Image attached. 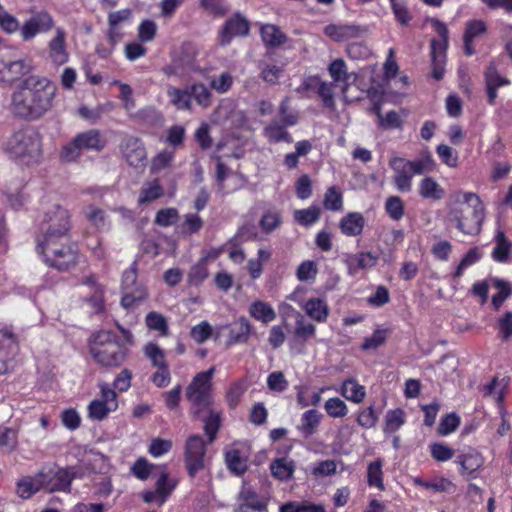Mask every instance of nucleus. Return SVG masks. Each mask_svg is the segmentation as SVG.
Listing matches in <instances>:
<instances>
[{"mask_svg":"<svg viewBox=\"0 0 512 512\" xmlns=\"http://www.w3.org/2000/svg\"><path fill=\"white\" fill-rule=\"evenodd\" d=\"M215 371L216 368L212 366L207 371L197 373L186 388L185 396L191 405V412L195 418H202V413L212 407V379Z\"/></svg>","mask_w":512,"mask_h":512,"instance_id":"nucleus-6","label":"nucleus"},{"mask_svg":"<svg viewBox=\"0 0 512 512\" xmlns=\"http://www.w3.org/2000/svg\"><path fill=\"white\" fill-rule=\"evenodd\" d=\"M107 145V140L98 129H89L76 134L70 142L65 144L60 152V158L64 162H75L83 151H102Z\"/></svg>","mask_w":512,"mask_h":512,"instance_id":"nucleus-8","label":"nucleus"},{"mask_svg":"<svg viewBox=\"0 0 512 512\" xmlns=\"http://www.w3.org/2000/svg\"><path fill=\"white\" fill-rule=\"evenodd\" d=\"M419 194L424 199L440 200L444 190L433 178L425 177L419 184Z\"/></svg>","mask_w":512,"mask_h":512,"instance_id":"nucleus-46","label":"nucleus"},{"mask_svg":"<svg viewBox=\"0 0 512 512\" xmlns=\"http://www.w3.org/2000/svg\"><path fill=\"white\" fill-rule=\"evenodd\" d=\"M484 80L487 92V101L490 105H494L497 98V90L500 87L511 84L510 79L501 75L494 61H491L484 71Z\"/></svg>","mask_w":512,"mask_h":512,"instance_id":"nucleus-19","label":"nucleus"},{"mask_svg":"<svg viewBox=\"0 0 512 512\" xmlns=\"http://www.w3.org/2000/svg\"><path fill=\"white\" fill-rule=\"evenodd\" d=\"M433 30L440 39H432L430 43L432 59V77L439 81L445 72L446 49L448 47L449 31L446 24L436 18L430 20Z\"/></svg>","mask_w":512,"mask_h":512,"instance_id":"nucleus-12","label":"nucleus"},{"mask_svg":"<svg viewBox=\"0 0 512 512\" xmlns=\"http://www.w3.org/2000/svg\"><path fill=\"white\" fill-rule=\"evenodd\" d=\"M315 334L316 326L313 323L308 322L300 312H296L293 337L290 341L291 347H295L296 345L304 346L309 339L315 336Z\"/></svg>","mask_w":512,"mask_h":512,"instance_id":"nucleus-25","label":"nucleus"},{"mask_svg":"<svg viewBox=\"0 0 512 512\" xmlns=\"http://www.w3.org/2000/svg\"><path fill=\"white\" fill-rule=\"evenodd\" d=\"M366 221L362 213L349 212L339 221L341 233L348 237L360 236L364 230Z\"/></svg>","mask_w":512,"mask_h":512,"instance_id":"nucleus-27","label":"nucleus"},{"mask_svg":"<svg viewBox=\"0 0 512 512\" xmlns=\"http://www.w3.org/2000/svg\"><path fill=\"white\" fill-rule=\"evenodd\" d=\"M143 353L155 368L167 366L166 355L157 343L149 342L143 348Z\"/></svg>","mask_w":512,"mask_h":512,"instance_id":"nucleus-50","label":"nucleus"},{"mask_svg":"<svg viewBox=\"0 0 512 512\" xmlns=\"http://www.w3.org/2000/svg\"><path fill=\"white\" fill-rule=\"evenodd\" d=\"M322 415L316 409H309L305 411L300 419V424L297 426L298 431L308 438L316 433L320 424Z\"/></svg>","mask_w":512,"mask_h":512,"instance_id":"nucleus-33","label":"nucleus"},{"mask_svg":"<svg viewBox=\"0 0 512 512\" xmlns=\"http://www.w3.org/2000/svg\"><path fill=\"white\" fill-rule=\"evenodd\" d=\"M120 151L127 163L132 167L143 166L147 160L144 143L135 136L126 135L120 143Z\"/></svg>","mask_w":512,"mask_h":512,"instance_id":"nucleus-16","label":"nucleus"},{"mask_svg":"<svg viewBox=\"0 0 512 512\" xmlns=\"http://www.w3.org/2000/svg\"><path fill=\"white\" fill-rule=\"evenodd\" d=\"M430 454L437 462H446L455 455V450L442 442H434L429 446Z\"/></svg>","mask_w":512,"mask_h":512,"instance_id":"nucleus-58","label":"nucleus"},{"mask_svg":"<svg viewBox=\"0 0 512 512\" xmlns=\"http://www.w3.org/2000/svg\"><path fill=\"white\" fill-rule=\"evenodd\" d=\"M56 92V85L48 78L29 75L13 89L9 111L19 120H40L53 108Z\"/></svg>","mask_w":512,"mask_h":512,"instance_id":"nucleus-1","label":"nucleus"},{"mask_svg":"<svg viewBox=\"0 0 512 512\" xmlns=\"http://www.w3.org/2000/svg\"><path fill=\"white\" fill-rule=\"evenodd\" d=\"M324 408L326 413L333 418H342L348 413L347 405L338 397L329 398L325 402Z\"/></svg>","mask_w":512,"mask_h":512,"instance_id":"nucleus-62","label":"nucleus"},{"mask_svg":"<svg viewBox=\"0 0 512 512\" xmlns=\"http://www.w3.org/2000/svg\"><path fill=\"white\" fill-rule=\"evenodd\" d=\"M328 72L334 83L342 84V91L345 93L349 86L358 78L355 72H347V66L342 58L333 60L328 66Z\"/></svg>","mask_w":512,"mask_h":512,"instance_id":"nucleus-24","label":"nucleus"},{"mask_svg":"<svg viewBox=\"0 0 512 512\" xmlns=\"http://www.w3.org/2000/svg\"><path fill=\"white\" fill-rule=\"evenodd\" d=\"M197 56L198 50L194 44L183 43L179 53L173 55L170 63L163 66L160 71L168 78H182L188 72L198 70Z\"/></svg>","mask_w":512,"mask_h":512,"instance_id":"nucleus-11","label":"nucleus"},{"mask_svg":"<svg viewBox=\"0 0 512 512\" xmlns=\"http://www.w3.org/2000/svg\"><path fill=\"white\" fill-rule=\"evenodd\" d=\"M367 29L355 24H329L324 28V34L334 42H344L363 36Z\"/></svg>","mask_w":512,"mask_h":512,"instance_id":"nucleus-20","label":"nucleus"},{"mask_svg":"<svg viewBox=\"0 0 512 512\" xmlns=\"http://www.w3.org/2000/svg\"><path fill=\"white\" fill-rule=\"evenodd\" d=\"M250 315L263 323H269L276 318V313L272 306L263 301H255L249 307Z\"/></svg>","mask_w":512,"mask_h":512,"instance_id":"nucleus-45","label":"nucleus"},{"mask_svg":"<svg viewBox=\"0 0 512 512\" xmlns=\"http://www.w3.org/2000/svg\"><path fill=\"white\" fill-rule=\"evenodd\" d=\"M89 353L94 362L103 368H118L127 359L129 349L115 332L99 330L88 339Z\"/></svg>","mask_w":512,"mask_h":512,"instance_id":"nucleus-3","label":"nucleus"},{"mask_svg":"<svg viewBox=\"0 0 512 512\" xmlns=\"http://www.w3.org/2000/svg\"><path fill=\"white\" fill-rule=\"evenodd\" d=\"M302 308L306 315L312 320L323 323L329 316V307L324 299L310 298L302 304Z\"/></svg>","mask_w":512,"mask_h":512,"instance_id":"nucleus-31","label":"nucleus"},{"mask_svg":"<svg viewBox=\"0 0 512 512\" xmlns=\"http://www.w3.org/2000/svg\"><path fill=\"white\" fill-rule=\"evenodd\" d=\"M121 306L124 309L132 308L136 303L144 301L148 292L144 284L138 281V263H133L124 270L121 279Z\"/></svg>","mask_w":512,"mask_h":512,"instance_id":"nucleus-10","label":"nucleus"},{"mask_svg":"<svg viewBox=\"0 0 512 512\" xmlns=\"http://www.w3.org/2000/svg\"><path fill=\"white\" fill-rule=\"evenodd\" d=\"M378 256L371 252L347 254L344 263L350 276H355L359 270L373 268L377 264Z\"/></svg>","mask_w":512,"mask_h":512,"instance_id":"nucleus-22","label":"nucleus"},{"mask_svg":"<svg viewBox=\"0 0 512 512\" xmlns=\"http://www.w3.org/2000/svg\"><path fill=\"white\" fill-rule=\"evenodd\" d=\"M382 460L377 459L369 463L367 467V483L370 487H376L380 491L385 489L383 483V471H382Z\"/></svg>","mask_w":512,"mask_h":512,"instance_id":"nucleus-52","label":"nucleus"},{"mask_svg":"<svg viewBox=\"0 0 512 512\" xmlns=\"http://www.w3.org/2000/svg\"><path fill=\"white\" fill-rule=\"evenodd\" d=\"M189 91L191 101L194 100L198 106L204 109L211 106L213 95L205 84L201 82L193 83L189 85Z\"/></svg>","mask_w":512,"mask_h":512,"instance_id":"nucleus-42","label":"nucleus"},{"mask_svg":"<svg viewBox=\"0 0 512 512\" xmlns=\"http://www.w3.org/2000/svg\"><path fill=\"white\" fill-rule=\"evenodd\" d=\"M264 135L271 143H291L293 141L291 134L277 121L271 122L264 128Z\"/></svg>","mask_w":512,"mask_h":512,"instance_id":"nucleus-43","label":"nucleus"},{"mask_svg":"<svg viewBox=\"0 0 512 512\" xmlns=\"http://www.w3.org/2000/svg\"><path fill=\"white\" fill-rule=\"evenodd\" d=\"M342 393L346 399L354 403L362 402L366 395L364 386L358 384L356 380L352 378L343 382Z\"/></svg>","mask_w":512,"mask_h":512,"instance_id":"nucleus-49","label":"nucleus"},{"mask_svg":"<svg viewBox=\"0 0 512 512\" xmlns=\"http://www.w3.org/2000/svg\"><path fill=\"white\" fill-rule=\"evenodd\" d=\"M36 250L49 267L59 271H67L78 262L77 245L67 239L38 240Z\"/></svg>","mask_w":512,"mask_h":512,"instance_id":"nucleus-5","label":"nucleus"},{"mask_svg":"<svg viewBox=\"0 0 512 512\" xmlns=\"http://www.w3.org/2000/svg\"><path fill=\"white\" fill-rule=\"evenodd\" d=\"M260 35L267 47H279L287 41V36L274 24H264L260 28Z\"/></svg>","mask_w":512,"mask_h":512,"instance_id":"nucleus-34","label":"nucleus"},{"mask_svg":"<svg viewBox=\"0 0 512 512\" xmlns=\"http://www.w3.org/2000/svg\"><path fill=\"white\" fill-rule=\"evenodd\" d=\"M404 163L406 167L410 170L411 174L421 175L426 171H430L433 168L434 160L429 151H426L421 154V156L415 160H406L404 159Z\"/></svg>","mask_w":512,"mask_h":512,"instance_id":"nucleus-44","label":"nucleus"},{"mask_svg":"<svg viewBox=\"0 0 512 512\" xmlns=\"http://www.w3.org/2000/svg\"><path fill=\"white\" fill-rule=\"evenodd\" d=\"M212 326L206 320L193 326L190 330V337L197 343L202 344L212 336Z\"/></svg>","mask_w":512,"mask_h":512,"instance_id":"nucleus-64","label":"nucleus"},{"mask_svg":"<svg viewBox=\"0 0 512 512\" xmlns=\"http://www.w3.org/2000/svg\"><path fill=\"white\" fill-rule=\"evenodd\" d=\"M460 425V417L452 412L441 418L437 428V433L440 436H447L454 432Z\"/></svg>","mask_w":512,"mask_h":512,"instance_id":"nucleus-63","label":"nucleus"},{"mask_svg":"<svg viewBox=\"0 0 512 512\" xmlns=\"http://www.w3.org/2000/svg\"><path fill=\"white\" fill-rule=\"evenodd\" d=\"M491 282L493 287L498 290V293L492 296L491 303L495 310H499L504 301L511 295L512 288L510 284L503 279L492 278Z\"/></svg>","mask_w":512,"mask_h":512,"instance_id":"nucleus-48","label":"nucleus"},{"mask_svg":"<svg viewBox=\"0 0 512 512\" xmlns=\"http://www.w3.org/2000/svg\"><path fill=\"white\" fill-rule=\"evenodd\" d=\"M183 462L188 476L194 479L200 472L210 470L207 445L199 434L190 435L184 444Z\"/></svg>","mask_w":512,"mask_h":512,"instance_id":"nucleus-9","label":"nucleus"},{"mask_svg":"<svg viewBox=\"0 0 512 512\" xmlns=\"http://www.w3.org/2000/svg\"><path fill=\"white\" fill-rule=\"evenodd\" d=\"M32 70L30 61L19 59L15 61L2 62L0 67V77L3 81L14 82L22 76L27 75Z\"/></svg>","mask_w":512,"mask_h":512,"instance_id":"nucleus-23","label":"nucleus"},{"mask_svg":"<svg viewBox=\"0 0 512 512\" xmlns=\"http://www.w3.org/2000/svg\"><path fill=\"white\" fill-rule=\"evenodd\" d=\"M482 258V253L479 247L470 248L467 253L462 257L459 264L457 265L452 278L458 280L463 275L464 271L479 262Z\"/></svg>","mask_w":512,"mask_h":512,"instance_id":"nucleus-47","label":"nucleus"},{"mask_svg":"<svg viewBox=\"0 0 512 512\" xmlns=\"http://www.w3.org/2000/svg\"><path fill=\"white\" fill-rule=\"evenodd\" d=\"M66 34L62 28L56 29L55 36L48 44L49 56L55 65H63L69 59V54L66 49Z\"/></svg>","mask_w":512,"mask_h":512,"instance_id":"nucleus-26","label":"nucleus"},{"mask_svg":"<svg viewBox=\"0 0 512 512\" xmlns=\"http://www.w3.org/2000/svg\"><path fill=\"white\" fill-rule=\"evenodd\" d=\"M17 351L16 336L8 329H0V375L8 373L13 368Z\"/></svg>","mask_w":512,"mask_h":512,"instance_id":"nucleus-17","label":"nucleus"},{"mask_svg":"<svg viewBox=\"0 0 512 512\" xmlns=\"http://www.w3.org/2000/svg\"><path fill=\"white\" fill-rule=\"evenodd\" d=\"M0 28L7 34H14L17 31L20 32L21 26L19 20L10 14L0 4Z\"/></svg>","mask_w":512,"mask_h":512,"instance_id":"nucleus-60","label":"nucleus"},{"mask_svg":"<svg viewBox=\"0 0 512 512\" xmlns=\"http://www.w3.org/2000/svg\"><path fill=\"white\" fill-rule=\"evenodd\" d=\"M204 412L208 413L202 420L204 422V432L210 444L216 439L220 429L221 412L212 409V407H209V409H206Z\"/></svg>","mask_w":512,"mask_h":512,"instance_id":"nucleus-41","label":"nucleus"},{"mask_svg":"<svg viewBox=\"0 0 512 512\" xmlns=\"http://www.w3.org/2000/svg\"><path fill=\"white\" fill-rule=\"evenodd\" d=\"M250 32V22L240 12L229 17L219 32V44L227 46L234 37H247Z\"/></svg>","mask_w":512,"mask_h":512,"instance_id":"nucleus-15","label":"nucleus"},{"mask_svg":"<svg viewBox=\"0 0 512 512\" xmlns=\"http://www.w3.org/2000/svg\"><path fill=\"white\" fill-rule=\"evenodd\" d=\"M225 463L235 476L243 475L248 469L247 458L242 456L238 449H231L225 453Z\"/></svg>","mask_w":512,"mask_h":512,"instance_id":"nucleus-35","label":"nucleus"},{"mask_svg":"<svg viewBox=\"0 0 512 512\" xmlns=\"http://www.w3.org/2000/svg\"><path fill=\"white\" fill-rule=\"evenodd\" d=\"M323 206L328 211H341L343 209V195L338 187L331 186L326 190Z\"/></svg>","mask_w":512,"mask_h":512,"instance_id":"nucleus-53","label":"nucleus"},{"mask_svg":"<svg viewBox=\"0 0 512 512\" xmlns=\"http://www.w3.org/2000/svg\"><path fill=\"white\" fill-rule=\"evenodd\" d=\"M145 323L150 330L158 331L161 336L169 335L168 323L162 314L155 311L149 312L145 317Z\"/></svg>","mask_w":512,"mask_h":512,"instance_id":"nucleus-56","label":"nucleus"},{"mask_svg":"<svg viewBox=\"0 0 512 512\" xmlns=\"http://www.w3.org/2000/svg\"><path fill=\"white\" fill-rule=\"evenodd\" d=\"M405 423V413L401 408L389 410L385 416L384 432L394 433Z\"/></svg>","mask_w":512,"mask_h":512,"instance_id":"nucleus-54","label":"nucleus"},{"mask_svg":"<svg viewBox=\"0 0 512 512\" xmlns=\"http://www.w3.org/2000/svg\"><path fill=\"white\" fill-rule=\"evenodd\" d=\"M269 468L271 475L275 479L281 482H287L293 478L296 469V463L293 459L280 457L272 460Z\"/></svg>","mask_w":512,"mask_h":512,"instance_id":"nucleus-30","label":"nucleus"},{"mask_svg":"<svg viewBox=\"0 0 512 512\" xmlns=\"http://www.w3.org/2000/svg\"><path fill=\"white\" fill-rule=\"evenodd\" d=\"M283 222L282 213L277 209L265 210L259 220V227L265 234H271L277 230Z\"/></svg>","mask_w":512,"mask_h":512,"instance_id":"nucleus-37","label":"nucleus"},{"mask_svg":"<svg viewBox=\"0 0 512 512\" xmlns=\"http://www.w3.org/2000/svg\"><path fill=\"white\" fill-rule=\"evenodd\" d=\"M54 27V20L45 10L32 14L24 21L20 29V37L23 41H31L40 33H46Z\"/></svg>","mask_w":512,"mask_h":512,"instance_id":"nucleus-14","label":"nucleus"},{"mask_svg":"<svg viewBox=\"0 0 512 512\" xmlns=\"http://www.w3.org/2000/svg\"><path fill=\"white\" fill-rule=\"evenodd\" d=\"M447 222L465 235L480 233L484 220V206L476 193L456 191L450 197Z\"/></svg>","mask_w":512,"mask_h":512,"instance_id":"nucleus-2","label":"nucleus"},{"mask_svg":"<svg viewBox=\"0 0 512 512\" xmlns=\"http://www.w3.org/2000/svg\"><path fill=\"white\" fill-rule=\"evenodd\" d=\"M44 483L40 479V471L35 476H25L16 483V494L23 500L30 499L40 490H44Z\"/></svg>","mask_w":512,"mask_h":512,"instance_id":"nucleus-29","label":"nucleus"},{"mask_svg":"<svg viewBox=\"0 0 512 512\" xmlns=\"http://www.w3.org/2000/svg\"><path fill=\"white\" fill-rule=\"evenodd\" d=\"M116 409L117 405L110 406L108 403L95 399L88 406V415L93 420L101 421L107 417L109 412Z\"/></svg>","mask_w":512,"mask_h":512,"instance_id":"nucleus-57","label":"nucleus"},{"mask_svg":"<svg viewBox=\"0 0 512 512\" xmlns=\"http://www.w3.org/2000/svg\"><path fill=\"white\" fill-rule=\"evenodd\" d=\"M389 2L396 21L402 26H408L412 15L407 5L400 0H389Z\"/></svg>","mask_w":512,"mask_h":512,"instance_id":"nucleus-61","label":"nucleus"},{"mask_svg":"<svg viewBox=\"0 0 512 512\" xmlns=\"http://www.w3.org/2000/svg\"><path fill=\"white\" fill-rule=\"evenodd\" d=\"M167 96L169 98V102L171 105L176 107L178 110L191 111L192 110V102L189 91V86L185 88H177L174 86H169L167 88Z\"/></svg>","mask_w":512,"mask_h":512,"instance_id":"nucleus-32","label":"nucleus"},{"mask_svg":"<svg viewBox=\"0 0 512 512\" xmlns=\"http://www.w3.org/2000/svg\"><path fill=\"white\" fill-rule=\"evenodd\" d=\"M251 334V325L249 321L241 317L229 331L227 343L229 345L246 343Z\"/></svg>","mask_w":512,"mask_h":512,"instance_id":"nucleus-36","label":"nucleus"},{"mask_svg":"<svg viewBox=\"0 0 512 512\" xmlns=\"http://www.w3.org/2000/svg\"><path fill=\"white\" fill-rule=\"evenodd\" d=\"M85 217L98 230H108L111 227L107 213L95 205L86 208Z\"/></svg>","mask_w":512,"mask_h":512,"instance_id":"nucleus-40","label":"nucleus"},{"mask_svg":"<svg viewBox=\"0 0 512 512\" xmlns=\"http://www.w3.org/2000/svg\"><path fill=\"white\" fill-rule=\"evenodd\" d=\"M40 479L44 483V490L48 492H70L71 486L69 483V476L65 468L54 469H41Z\"/></svg>","mask_w":512,"mask_h":512,"instance_id":"nucleus-18","label":"nucleus"},{"mask_svg":"<svg viewBox=\"0 0 512 512\" xmlns=\"http://www.w3.org/2000/svg\"><path fill=\"white\" fill-rule=\"evenodd\" d=\"M207 257H202L193 265L188 274V282L192 286L200 285L208 277Z\"/></svg>","mask_w":512,"mask_h":512,"instance_id":"nucleus-55","label":"nucleus"},{"mask_svg":"<svg viewBox=\"0 0 512 512\" xmlns=\"http://www.w3.org/2000/svg\"><path fill=\"white\" fill-rule=\"evenodd\" d=\"M496 245L492 251V258L499 263H506L509 260L512 243L509 242L503 231H498L495 236Z\"/></svg>","mask_w":512,"mask_h":512,"instance_id":"nucleus-39","label":"nucleus"},{"mask_svg":"<svg viewBox=\"0 0 512 512\" xmlns=\"http://www.w3.org/2000/svg\"><path fill=\"white\" fill-rule=\"evenodd\" d=\"M389 165L395 172L393 183L396 189L400 192H409L412 188L413 175L406 167L404 158L394 157L390 160Z\"/></svg>","mask_w":512,"mask_h":512,"instance_id":"nucleus-21","label":"nucleus"},{"mask_svg":"<svg viewBox=\"0 0 512 512\" xmlns=\"http://www.w3.org/2000/svg\"><path fill=\"white\" fill-rule=\"evenodd\" d=\"M178 481L176 479H170L169 474L163 471L155 483V489L158 492V505H163L168 497L171 495L173 490L176 488Z\"/></svg>","mask_w":512,"mask_h":512,"instance_id":"nucleus-38","label":"nucleus"},{"mask_svg":"<svg viewBox=\"0 0 512 512\" xmlns=\"http://www.w3.org/2000/svg\"><path fill=\"white\" fill-rule=\"evenodd\" d=\"M456 463L460 466L461 475H472L483 466L484 459L477 450L469 448L457 455Z\"/></svg>","mask_w":512,"mask_h":512,"instance_id":"nucleus-28","label":"nucleus"},{"mask_svg":"<svg viewBox=\"0 0 512 512\" xmlns=\"http://www.w3.org/2000/svg\"><path fill=\"white\" fill-rule=\"evenodd\" d=\"M38 240L67 239L71 229L70 212L60 204L47 207L38 223Z\"/></svg>","mask_w":512,"mask_h":512,"instance_id":"nucleus-7","label":"nucleus"},{"mask_svg":"<svg viewBox=\"0 0 512 512\" xmlns=\"http://www.w3.org/2000/svg\"><path fill=\"white\" fill-rule=\"evenodd\" d=\"M268 499L260 494L246 481H243L237 494V505L233 512H267Z\"/></svg>","mask_w":512,"mask_h":512,"instance_id":"nucleus-13","label":"nucleus"},{"mask_svg":"<svg viewBox=\"0 0 512 512\" xmlns=\"http://www.w3.org/2000/svg\"><path fill=\"white\" fill-rule=\"evenodd\" d=\"M41 136L32 127L14 132L6 143L9 157L20 165H32L39 161L42 153Z\"/></svg>","mask_w":512,"mask_h":512,"instance_id":"nucleus-4","label":"nucleus"},{"mask_svg":"<svg viewBox=\"0 0 512 512\" xmlns=\"http://www.w3.org/2000/svg\"><path fill=\"white\" fill-rule=\"evenodd\" d=\"M385 211L394 221H399L404 216V204L399 196H390L385 202Z\"/></svg>","mask_w":512,"mask_h":512,"instance_id":"nucleus-59","label":"nucleus"},{"mask_svg":"<svg viewBox=\"0 0 512 512\" xmlns=\"http://www.w3.org/2000/svg\"><path fill=\"white\" fill-rule=\"evenodd\" d=\"M320 215V208L316 205H311L306 209L296 210L294 212V219L299 225L309 227L320 219Z\"/></svg>","mask_w":512,"mask_h":512,"instance_id":"nucleus-51","label":"nucleus"}]
</instances>
